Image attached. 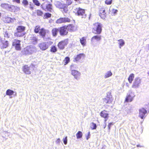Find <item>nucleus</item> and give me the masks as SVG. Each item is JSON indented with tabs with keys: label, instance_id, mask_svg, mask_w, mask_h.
<instances>
[{
	"label": "nucleus",
	"instance_id": "nucleus-1",
	"mask_svg": "<svg viewBox=\"0 0 149 149\" xmlns=\"http://www.w3.org/2000/svg\"><path fill=\"white\" fill-rule=\"evenodd\" d=\"M102 24L99 22L93 24L91 28L92 32L95 35H100L102 32Z\"/></svg>",
	"mask_w": 149,
	"mask_h": 149
},
{
	"label": "nucleus",
	"instance_id": "nucleus-2",
	"mask_svg": "<svg viewBox=\"0 0 149 149\" xmlns=\"http://www.w3.org/2000/svg\"><path fill=\"white\" fill-rule=\"evenodd\" d=\"M2 7L4 9L12 12L16 13L20 10L19 7L14 5H11L8 3L2 4Z\"/></svg>",
	"mask_w": 149,
	"mask_h": 149
},
{
	"label": "nucleus",
	"instance_id": "nucleus-3",
	"mask_svg": "<svg viewBox=\"0 0 149 149\" xmlns=\"http://www.w3.org/2000/svg\"><path fill=\"white\" fill-rule=\"evenodd\" d=\"M113 100V98L110 92L107 93L106 97L103 99L104 103L109 104H112Z\"/></svg>",
	"mask_w": 149,
	"mask_h": 149
},
{
	"label": "nucleus",
	"instance_id": "nucleus-4",
	"mask_svg": "<svg viewBox=\"0 0 149 149\" xmlns=\"http://www.w3.org/2000/svg\"><path fill=\"white\" fill-rule=\"evenodd\" d=\"M75 10L76 11V14L77 15L81 16L82 18H85L86 17V15L85 13V9L79 7L76 8Z\"/></svg>",
	"mask_w": 149,
	"mask_h": 149
},
{
	"label": "nucleus",
	"instance_id": "nucleus-5",
	"mask_svg": "<svg viewBox=\"0 0 149 149\" xmlns=\"http://www.w3.org/2000/svg\"><path fill=\"white\" fill-rule=\"evenodd\" d=\"M68 43V39H64L58 42L57 46L58 49L61 50H63Z\"/></svg>",
	"mask_w": 149,
	"mask_h": 149
},
{
	"label": "nucleus",
	"instance_id": "nucleus-6",
	"mask_svg": "<svg viewBox=\"0 0 149 149\" xmlns=\"http://www.w3.org/2000/svg\"><path fill=\"white\" fill-rule=\"evenodd\" d=\"M99 15L101 18L104 19L107 17V14L103 6H99Z\"/></svg>",
	"mask_w": 149,
	"mask_h": 149
},
{
	"label": "nucleus",
	"instance_id": "nucleus-7",
	"mask_svg": "<svg viewBox=\"0 0 149 149\" xmlns=\"http://www.w3.org/2000/svg\"><path fill=\"white\" fill-rule=\"evenodd\" d=\"M59 32L60 35L61 36H67L68 33L65 25L59 27Z\"/></svg>",
	"mask_w": 149,
	"mask_h": 149
},
{
	"label": "nucleus",
	"instance_id": "nucleus-8",
	"mask_svg": "<svg viewBox=\"0 0 149 149\" xmlns=\"http://www.w3.org/2000/svg\"><path fill=\"white\" fill-rule=\"evenodd\" d=\"M21 41L19 40L15 39L13 42L12 45L14 47L15 49L19 51L21 49L20 46Z\"/></svg>",
	"mask_w": 149,
	"mask_h": 149
},
{
	"label": "nucleus",
	"instance_id": "nucleus-9",
	"mask_svg": "<svg viewBox=\"0 0 149 149\" xmlns=\"http://www.w3.org/2000/svg\"><path fill=\"white\" fill-rule=\"evenodd\" d=\"M65 26L68 31L73 32L77 29V26L72 24H69Z\"/></svg>",
	"mask_w": 149,
	"mask_h": 149
},
{
	"label": "nucleus",
	"instance_id": "nucleus-10",
	"mask_svg": "<svg viewBox=\"0 0 149 149\" xmlns=\"http://www.w3.org/2000/svg\"><path fill=\"white\" fill-rule=\"evenodd\" d=\"M102 39V36L100 35H96L92 37L91 39V42L92 45H94V43L97 41H100Z\"/></svg>",
	"mask_w": 149,
	"mask_h": 149
},
{
	"label": "nucleus",
	"instance_id": "nucleus-11",
	"mask_svg": "<svg viewBox=\"0 0 149 149\" xmlns=\"http://www.w3.org/2000/svg\"><path fill=\"white\" fill-rule=\"evenodd\" d=\"M141 83V79L138 77L136 78L134 80L132 87L133 88H138L140 86Z\"/></svg>",
	"mask_w": 149,
	"mask_h": 149
},
{
	"label": "nucleus",
	"instance_id": "nucleus-12",
	"mask_svg": "<svg viewBox=\"0 0 149 149\" xmlns=\"http://www.w3.org/2000/svg\"><path fill=\"white\" fill-rule=\"evenodd\" d=\"M71 21L70 19L68 17H61L57 19L56 21L57 24H61L66 22H70Z\"/></svg>",
	"mask_w": 149,
	"mask_h": 149
},
{
	"label": "nucleus",
	"instance_id": "nucleus-13",
	"mask_svg": "<svg viewBox=\"0 0 149 149\" xmlns=\"http://www.w3.org/2000/svg\"><path fill=\"white\" fill-rule=\"evenodd\" d=\"M24 52L26 55L31 54L34 52V48L31 46H27L25 49Z\"/></svg>",
	"mask_w": 149,
	"mask_h": 149
},
{
	"label": "nucleus",
	"instance_id": "nucleus-14",
	"mask_svg": "<svg viewBox=\"0 0 149 149\" xmlns=\"http://www.w3.org/2000/svg\"><path fill=\"white\" fill-rule=\"evenodd\" d=\"M39 47L42 51H44L47 49L49 47V45L47 42H42L39 44Z\"/></svg>",
	"mask_w": 149,
	"mask_h": 149
},
{
	"label": "nucleus",
	"instance_id": "nucleus-15",
	"mask_svg": "<svg viewBox=\"0 0 149 149\" xmlns=\"http://www.w3.org/2000/svg\"><path fill=\"white\" fill-rule=\"evenodd\" d=\"M100 115L102 118L105 119V122L109 118V114L107 112V111L105 110L102 111L100 113Z\"/></svg>",
	"mask_w": 149,
	"mask_h": 149
},
{
	"label": "nucleus",
	"instance_id": "nucleus-16",
	"mask_svg": "<svg viewBox=\"0 0 149 149\" xmlns=\"http://www.w3.org/2000/svg\"><path fill=\"white\" fill-rule=\"evenodd\" d=\"M147 113V111L144 108L139 110V116L142 119L144 118L145 114Z\"/></svg>",
	"mask_w": 149,
	"mask_h": 149
},
{
	"label": "nucleus",
	"instance_id": "nucleus-17",
	"mask_svg": "<svg viewBox=\"0 0 149 149\" xmlns=\"http://www.w3.org/2000/svg\"><path fill=\"white\" fill-rule=\"evenodd\" d=\"M134 96H133L130 94H127L124 100V103H128L132 102L133 100Z\"/></svg>",
	"mask_w": 149,
	"mask_h": 149
},
{
	"label": "nucleus",
	"instance_id": "nucleus-18",
	"mask_svg": "<svg viewBox=\"0 0 149 149\" xmlns=\"http://www.w3.org/2000/svg\"><path fill=\"white\" fill-rule=\"evenodd\" d=\"M22 70L26 74H30L31 73L30 70V67L26 65H25L23 66Z\"/></svg>",
	"mask_w": 149,
	"mask_h": 149
},
{
	"label": "nucleus",
	"instance_id": "nucleus-19",
	"mask_svg": "<svg viewBox=\"0 0 149 149\" xmlns=\"http://www.w3.org/2000/svg\"><path fill=\"white\" fill-rule=\"evenodd\" d=\"M47 31H48L45 29L44 28L42 27V28L41 31H40L38 33L41 38H44L46 37Z\"/></svg>",
	"mask_w": 149,
	"mask_h": 149
},
{
	"label": "nucleus",
	"instance_id": "nucleus-20",
	"mask_svg": "<svg viewBox=\"0 0 149 149\" xmlns=\"http://www.w3.org/2000/svg\"><path fill=\"white\" fill-rule=\"evenodd\" d=\"M26 33L25 32H21L16 31L14 33V36L17 38H21L25 35Z\"/></svg>",
	"mask_w": 149,
	"mask_h": 149
},
{
	"label": "nucleus",
	"instance_id": "nucleus-21",
	"mask_svg": "<svg viewBox=\"0 0 149 149\" xmlns=\"http://www.w3.org/2000/svg\"><path fill=\"white\" fill-rule=\"evenodd\" d=\"M71 74L76 79L79 78V77L80 75V74L79 72L75 70H72L71 71Z\"/></svg>",
	"mask_w": 149,
	"mask_h": 149
},
{
	"label": "nucleus",
	"instance_id": "nucleus-22",
	"mask_svg": "<svg viewBox=\"0 0 149 149\" xmlns=\"http://www.w3.org/2000/svg\"><path fill=\"white\" fill-rule=\"evenodd\" d=\"M85 57V54L83 53H81L77 55L74 58V61H79L80 59H83Z\"/></svg>",
	"mask_w": 149,
	"mask_h": 149
},
{
	"label": "nucleus",
	"instance_id": "nucleus-23",
	"mask_svg": "<svg viewBox=\"0 0 149 149\" xmlns=\"http://www.w3.org/2000/svg\"><path fill=\"white\" fill-rule=\"evenodd\" d=\"M26 27L22 26H18L16 29V31L20 32H24L25 30Z\"/></svg>",
	"mask_w": 149,
	"mask_h": 149
},
{
	"label": "nucleus",
	"instance_id": "nucleus-24",
	"mask_svg": "<svg viewBox=\"0 0 149 149\" xmlns=\"http://www.w3.org/2000/svg\"><path fill=\"white\" fill-rule=\"evenodd\" d=\"M58 31H59V29L56 28H53L51 31L52 36L53 37H56L57 35Z\"/></svg>",
	"mask_w": 149,
	"mask_h": 149
},
{
	"label": "nucleus",
	"instance_id": "nucleus-25",
	"mask_svg": "<svg viewBox=\"0 0 149 149\" xmlns=\"http://www.w3.org/2000/svg\"><path fill=\"white\" fill-rule=\"evenodd\" d=\"M56 5L57 7L60 9L64 8L65 7L64 3H62L59 1L57 2L56 3Z\"/></svg>",
	"mask_w": 149,
	"mask_h": 149
},
{
	"label": "nucleus",
	"instance_id": "nucleus-26",
	"mask_svg": "<svg viewBox=\"0 0 149 149\" xmlns=\"http://www.w3.org/2000/svg\"><path fill=\"white\" fill-rule=\"evenodd\" d=\"M134 77V75L133 73L131 74L129 76L128 78V80L130 83H132V81Z\"/></svg>",
	"mask_w": 149,
	"mask_h": 149
},
{
	"label": "nucleus",
	"instance_id": "nucleus-27",
	"mask_svg": "<svg viewBox=\"0 0 149 149\" xmlns=\"http://www.w3.org/2000/svg\"><path fill=\"white\" fill-rule=\"evenodd\" d=\"M42 28L39 25L36 26L34 28V31L36 33H38L41 31Z\"/></svg>",
	"mask_w": 149,
	"mask_h": 149
},
{
	"label": "nucleus",
	"instance_id": "nucleus-28",
	"mask_svg": "<svg viewBox=\"0 0 149 149\" xmlns=\"http://www.w3.org/2000/svg\"><path fill=\"white\" fill-rule=\"evenodd\" d=\"M70 61V58L68 57H65L63 61V63L64 65L67 64Z\"/></svg>",
	"mask_w": 149,
	"mask_h": 149
},
{
	"label": "nucleus",
	"instance_id": "nucleus-29",
	"mask_svg": "<svg viewBox=\"0 0 149 149\" xmlns=\"http://www.w3.org/2000/svg\"><path fill=\"white\" fill-rule=\"evenodd\" d=\"M2 49H4L7 48L8 46V42L7 40L5 41L2 43Z\"/></svg>",
	"mask_w": 149,
	"mask_h": 149
},
{
	"label": "nucleus",
	"instance_id": "nucleus-30",
	"mask_svg": "<svg viewBox=\"0 0 149 149\" xmlns=\"http://www.w3.org/2000/svg\"><path fill=\"white\" fill-rule=\"evenodd\" d=\"M50 51L52 53H55L57 51V49L55 45H53L51 47L50 50Z\"/></svg>",
	"mask_w": 149,
	"mask_h": 149
},
{
	"label": "nucleus",
	"instance_id": "nucleus-31",
	"mask_svg": "<svg viewBox=\"0 0 149 149\" xmlns=\"http://www.w3.org/2000/svg\"><path fill=\"white\" fill-rule=\"evenodd\" d=\"M80 42L81 44L83 46H84L86 45V39L85 37H83L80 39Z\"/></svg>",
	"mask_w": 149,
	"mask_h": 149
},
{
	"label": "nucleus",
	"instance_id": "nucleus-32",
	"mask_svg": "<svg viewBox=\"0 0 149 149\" xmlns=\"http://www.w3.org/2000/svg\"><path fill=\"white\" fill-rule=\"evenodd\" d=\"M118 41V44L119 45L120 48H121V47L125 44L124 41V40L122 39L119 40Z\"/></svg>",
	"mask_w": 149,
	"mask_h": 149
},
{
	"label": "nucleus",
	"instance_id": "nucleus-33",
	"mask_svg": "<svg viewBox=\"0 0 149 149\" xmlns=\"http://www.w3.org/2000/svg\"><path fill=\"white\" fill-rule=\"evenodd\" d=\"M14 93V92L13 91L10 89H8L6 91V94L7 95L10 96L13 95Z\"/></svg>",
	"mask_w": 149,
	"mask_h": 149
},
{
	"label": "nucleus",
	"instance_id": "nucleus-34",
	"mask_svg": "<svg viewBox=\"0 0 149 149\" xmlns=\"http://www.w3.org/2000/svg\"><path fill=\"white\" fill-rule=\"evenodd\" d=\"M46 9L49 12H51L52 10V5L50 4H48L46 6Z\"/></svg>",
	"mask_w": 149,
	"mask_h": 149
},
{
	"label": "nucleus",
	"instance_id": "nucleus-35",
	"mask_svg": "<svg viewBox=\"0 0 149 149\" xmlns=\"http://www.w3.org/2000/svg\"><path fill=\"white\" fill-rule=\"evenodd\" d=\"M76 136L77 139L81 138L82 136V132L80 131H78L76 134Z\"/></svg>",
	"mask_w": 149,
	"mask_h": 149
},
{
	"label": "nucleus",
	"instance_id": "nucleus-36",
	"mask_svg": "<svg viewBox=\"0 0 149 149\" xmlns=\"http://www.w3.org/2000/svg\"><path fill=\"white\" fill-rule=\"evenodd\" d=\"M112 73L110 71H109L105 74L104 77L105 78H107L112 75Z\"/></svg>",
	"mask_w": 149,
	"mask_h": 149
},
{
	"label": "nucleus",
	"instance_id": "nucleus-37",
	"mask_svg": "<svg viewBox=\"0 0 149 149\" xmlns=\"http://www.w3.org/2000/svg\"><path fill=\"white\" fill-rule=\"evenodd\" d=\"M90 127L91 130L95 129L97 127V125L95 123H91L90 124Z\"/></svg>",
	"mask_w": 149,
	"mask_h": 149
},
{
	"label": "nucleus",
	"instance_id": "nucleus-38",
	"mask_svg": "<svg viewBox=\"0 0 149 149\" xmlns=\"http://www.w3.org/2000/svg\"><path fill=\"white\" fill-rule=\"evenodd\" d=\"M32 1L35 5L38 6H40V3L38 0H32Z\"/></svg>",
	"mask_w": 149,
	"mask_h": 149
},
{
	"label": "nucleus",
	"instance_id": "nucleus-39",
	"mask_svg": "<svg viewBox=\"0 0 149 149\" xmlns=\"http://www.w3.org/2000/svg\"><path fill=\"white\" fill-rule=\"evenodd\" d=\"M51 16V14L48 13H45L44 15L45 18L46 19L50 17Z\"/></svg>",
	"mask_w": 149,
	"mask_h": 149
},
{
	"label": "nucleus",
	"instance_id": "nucleus-40",
	"mask_svg": "<svg viewBox=\"0 0 149 149\" xmlns=\"http://www.w3.org/2000/svg\"><path fill=\"white\" fill-rule=\"evenodd\" d=\"M36 13L37 14V15L38 16H42L43 14V13L40 10H36Z\"/></svg>",
	"mask_w": 149,
	"mask_h": 149
},
{
	"label": "nucleus",
	"instance_id": "nucleus-41",
	"mask_svg": "<svg viewBox=\"0 0 149 149\" xmlns=\"http://www.w3.org/2000/svg\"><path fill=\"white\" fill-rule=\"evenodd\" d=\"M31 40L32 42H36L38 40L36 37L34 36L31 37Z\"/></svg>",
	"mask_w": 149,
	"mask_h": 149
},
{
	"label": "nucleus",
	"instance_id": "nucleus-42",
	"mask_svg": "<svg viewBox=\"0 0 149 149\" xmlns=\"http://www.w3.org/2000/svg\"><path fill=\"white\" fill-rule=\"evenodd\" d=\"M113 0H106L105 1V3L107 5H111L112 2Z\"/></svg>",
	"mask_w": 149,
	"mask_h": 149
},
{
	"label": "nucleus",
	"instance_id": "nucleus-43",
	"mask_svg": "<svg viewBox=\"0 0 149 149\" xmlns=\"http://www.w3.org/2000/svg\"><path fill=\"white\" fill-rule=\"evenodd\" d=\"M23 5L25 6H26L28 4V2L27 0H23L22 1Z\"/></svg>",
	"mask_w": 149,
	"mask_h": 149
},
{
	"label": "nucleus",
	"instance_id": "nucleus-44",
	"mask_svg": "<svg viewBox=\"0 0 149 149\" xmlns=\"http://www.w3.org/2000/svg\"><path fill=\"white\" fill-rule=\"evenodd\" d=\"M118 12V10L114 9H112L111 10V14L112 15H115L117 12Z\"/></svg>",
	"mask_w": 149,
	"mask_h": 149
},
{
	"label": "nucleus",
	"instance_id": "nucleus-45",
	"mask_svg": "<svg viewBox=\"0 0 149 149\" xmlns=\"http://www.w3.org/2000/svg\"><path fill=\"white\" fill-rule=\"evenodd\" d=\"M4 36L5 37L7 38H10V36L8 31H6L5 32L4 34Z\"/></svg>",
	"mask_w": 149,
	"mask_h": 149
},
{
	"label": "nucleus",
	"instance_id": "nucleus-46",
	"mask_svg": "<svg viewBox=\"0 0 149 149\" xmlns=\"http://www.w3.org/2000/svg\"><path fill=\"white\" fill-rule=\"evenodd\" d=\"M5 21L7 23H8L10 21V19L9 17H7L6 18H5Z\"/></svg>",
	"mask_w": 149,
	"mask_h": 149
},
{
	"label": "nucleus",
	"instance_id": "nucleus-47",
	"mask_svg": "<svg viewBox=\"0 0 149 149\" xmlns=\"http://www.w3.org/2000/svg\"><path fill=\"white\" fill-rule=\"evenodd\" d=\"M13 3H16L17 4H19L20 3V0H12Z\"/></svg>",
	"mask_w": 149,
	"mask_h": 149
},
{
	"label": "nucleus",
	"instance_id": "nucleus-48",
	"mask_svg": "<svg viewBox=\"0 0 149 149\" xmlns=\"http://www.w3.org/2000/svg\"><path fill=\"white\" fill-rule=\"evenodd\" d=\"M63 143L65 144L66 145L67 143V137H65L63 139Z\"/></svg>",
	"mask_w": 149,
	"mask_h": 149
},
{
	"label": "nucleus",
	"instance_id": "nucleus-49",
	"mask_svg": "<svg viewBox=\"0 0 149 149\" xmlns=\"http://www.w3.org/2000/svg\"><path fill=\"white\" fill-rule=\"evenodd\" d=\"M113 125V124L112 123H110L108 124V127L109 129V130L110 129L111 126V125Z\"/></svg>",
	"mask_w": 149,
	"mask_h": 149
},
{
	"label": "nucleus",
	"instance_id": "nucleus-50",
	"mask_svg": "<svg viewBox=\"0 0 149 149\" xmlns=\"http://www.w3.org/2000/svg\"><path fill=\"white\" fill-rule=\"evenodd\" d=\"M60 141V140L59 138L58 139L56 140V142L58 143H59Z\"/></svg>",
	"mask_w": 149,
	"mask_h": 149
},
{
	"label": "nucleus",
	"instance_id": "nucleus-51",
	"mask_svg": "<svg viewBox=\"0 0 149 149\" xmlns=\"http://www.w3.org/2000/svg\"><path fill=\"white\" fill-rule=\"evenodd\" d=\"M136 146L137 147H142L140 145H136Z\"/></svg>",
	"mask_w": 149,
	"mask_h": 149
},
{
	"label": "nucleus",
	"instance_id": "nucleus-52",
	"mask_svg": "<svg viewBox=\"0 0 149 149\" xmlns=\"http://www.w3.org/2000/svg\"><path fill=\"white\" fill-rule=\"evenodd\" d=\"M30 8L32 10L33 9V7H30Z\"/></svg>",
	"mask_w": 149,
	"mask_h": 149
},
{
	"label": "nucleus",
	"instance_id": "nucleus-53",
	"mask_svg": "<svg viewBox=\"0 0 149 149\" xmlns=\"http://www.w3.org/2000/svg\"><path fill=\"white\" fill-rule=\"evenodd\" d=\"M1 13H0V18L1 17Z\"/></svg>",
	"mask_w": 149,
	"mask_h": 149
},
{
	"label": "nucleus",
	"instance_id": "nucleus-54",
	"mask_svg": "<svg viewBox=\"0 0 149 149\" xmlns=\"http://www.w3.org/2000/svg\"><path fill=\"white\" fill-rule=\"evenodd\" d=\"M148 75L149 76V71L148 72V73H147Z\"/></svg>",
	"mask_w": 149,
	"mask_h": 149
},
{
	"label": "nucleus",
	"instance_id": "nucleus-55",
	"mask_svg": "<svg viewBox=\"0 0 149 149\" xmlns=\"http://www.w3.org/2000/svg\"><path fill=\"white\" fill-rule=\"evenodd\" d=\"M75 1H79V0H74Z\"/></svg>",
	"mask_w": 149,
	"mask_h": 149
},
{
	"label": "nucleus",
	"instance_id": "nucleus-56",
	"mask_svg": "<svg viewBox=\"0 0 149 149\" xmlns=\"http://www.w3.org/2000/svg\"><path fill=\"white\" fill-rule=\"evenodd\" d=\"M53 43L52 42H50V44H52Z\"/></svg>",
	"mask_w": 149,
	"mask_h": 149
},
{
	"label": "nucleus",
	"instance_id": "nucleus-57",
	"mask_svg": "<svg viewBox=\"0 0 149 149\" xmlns=\"http://www.w3.org/2000/svg\"><path fill=\"white\" fill-rule=\"evenodd\" d=\"M89 134H90V133L89 132V134H88V135L89 136Z\"/></svg>",
	"mask_w": 149,
	"mask_h": 149
},
{
	"label": "nucleus",
	"instance_id": "nucleus-58",
	"mask_svg": "<svg viewBox=\"0 0 149 149\" xmlns=\"http://www.w3.org/2000/svg\"><path fill=\"white\" fill-rule=\"evenodd\" d=\"M88 139V138H87V139Z\"/></svg>",
	"mask_w": 149,
	"mask_h": 149
},
{
	"label": "nucleus",
	"instance_id": "nucleus-59",
	"mask_svg": "<svg viewBox=\"0 0 149 149\" xmlns=\"http://www.w3.org/2000/svg\"><path fill=\"white\" fill-rule=\"evenodd\" d=\"M43 1H44L45 0H42Z\"/></svg>",
	"mask_w": 149,
	"mask_h": 149
},
{
	"label": "nucleus",
	"instance_id": "nucleus-60",
	"mask_svg": "<svg viewBox=\"0 0 149 149\" xmlns=\"http://www.w3.org/2000/svg\"><path fill=\"white\" fill-rule=\"evenodd\" d=\"M102 149H104V148H103H103H102Z\"/></svg>",
	"mask_w": 149,
	"mask_h": 149
}]
</instances>
